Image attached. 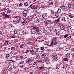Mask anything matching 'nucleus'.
<instances>
[{
  "label": "nucleus",
  "mask_w": 74,
  "mask_h": 74,
  "mask_svg": "<svg viewBox=\"0 0 74 74\" xmlns=\"http://www.w3.org/2000/svg\"><path fill=\"white\" fill-rule=\"evenodd\" d=\"M37 6L36 5H33L31 4L29 6V8L32 9H36V8H37Z\"/></svg>",
  "instance_id": "1"
},
{
  "label": "nucleus",
  "mask_w": 74,
  "mask_h": 74,
  "mask_svg": "<svg viewBox=\"0 0 74 74\" xmlns=\"http://www.w3.org/2000/svg\"><path fill=\"white\" fill-rule=\"evenodd\" d=\"M57 42H55L53 43V40H52L51 44L50 45V47H52V45H57Z\"/></svg>",
  "instance_id": "2"
},
{
  "label": "nucleus",
  "mask_w": 74,
  "mask_h": 74,
  "mask_svg": "<svg viewBox=\"0 0 74 74\" xmlns=\"http://www.w3.org/2000/svg\"><path fill=\"white\" fill-rule=\"evenodd\" d=\"M53 58L54 60V61H56L57 62L58 61V56L57 55H54L53 56Z\"/></svg>",
  "instance_id": "3"
},
{
  "label": "nucleus",
  "mask_w": 74,
  "mask_h": 74,
  "mask_svg": "<svg viewBox=\"0 0 74 74\" xmlns=\"http://www.w3.org/2000/svg\"><path fill=\"white\" fill-rule=\"evenodd\" d=\"M33 61V60L31 59L30 58H28L26 60V63H31Z\"/></svg>",
  "instance_id": "4"
},
{
  "label": "nucleus",
  "mask_w": 74,
  "mask_h": 74,
  "mask_svg": "<svg viewBox=\"0 0 74 74\" xmlns=\"http://www.w3.org/2000/svg\"><path fill=\"white\" fill-rule=\"evenodd\" d=\"M33 29L34 30H36V31H37V32H40L39 28L37 27H35L34 26Z\"/></svg>",
  "instance_id": "5"
},
{
  "label": "nucleus",
  "mask_w": 74,
  "mask_h": 74,
  "mask_svg": "<svg viewBox=\"0 0 74 74\" xmlns=\"http://www.w3.org/2000/svg\"><path fill=\"white\" fill-rule=\"evenodd\" d=\"M7 26L8 28H9L10 29L11 27H12V28H14V25H12V24H9Z\"/></svg>",
  "instance_id": "6"
},
{
  "label": "nucleus",
  "mask_w": 74,
  "mask_h": 74,
  "mask_svg": "<svg viewBox=\"0 0 74 74\" xmlns=\"http://www.w3.org/2000/svg\"><path fill=\"white\" fill-rule=\"evenodd\" d=\"M3 16H5V18H9L10 17V15L9 14H4Z\"/></svg>",
  "instance_id": "7"
},
{
  "label": "nucleus",
  "mask_w": 74,
  "mask_h": 74,
  "mask_svg": "<svg viewBox=\"0 0 74 74\" xmlns=\"http://www.w3.org/2000/svg\"><path fill=\"white\" fill-rule=\"evenodd\" d=\"M26 46V45L25 44H23L22 45H21L20 46V48H25Z\"/></svg>",
  "instance_id": "8"
},
{
  "label": "nucleus",
  "mask_w": 74,
  "mask_h": 74,
  "mask_svg": "<svg viewBox=\"0 0 74 74\" xmlns=\"http://www.w3.org/2000/svg\"><path fill=\"white\" fill-rule=\"evenodd\" d=\"M60 29L61 30H64L66 29L65 27L63 25H61L60 27Z\"/></svg>",
  "instance_id": "9"
},
{
  "label": "nucleus",
  "mask_w": 74,
  "mask_h": 74,
  "mask_svg": "<svg viewBox=\"0 0 74 74\" xmlns=\"http://www.w3.org/2000/svg\"><path fill=\"white\" fill-rule=\"evenodd\" d=\"M19 20L18 19H17L15 20L14 23L15 24H17V23H19Z\"/></svg>",
  "instance_id": "10"
},
{
  "label": "nucleus",
  "mask_w": 74,
  "mask_h": 74,
  "mask_svg": "<svg viewBox=\"0 0 74 74\" xmlns=\"http://www.w3.org/2000/svg\"><path fill=\"white\" fill-rule=\"evenodd\" d=\"M60 8H61L62 10H66V7L63 5H61L60 7Z\"/></svg>",
  "instance_id": "11"
},
{
  "label": "nucleus",
  "mask_w": 74,
  "mask_h": 74,
  "mask_svg": "<svg viewBox=\"0 0 74 74\" xmlns=\"http://www.w3.org/2000/svg\"><path fill=\"white\" fill-rule=\"evenodd\" d=\"M61 21L62 22H63L64 23L66 22V19L64 17H62V18Z\"/></svg>",
  "instance_id": "12"
},
{
  "label": "nucleus",
  "mask_w": 74,
  "mask_h": 74,
  "mask_svg": "<svg viewBox=\"0 0 74 74\" xmlns=\"http://www.w3.org/2000/svg\"><path fill=\"white\" fill-rule=\"evenodd\" d=\"M60 18H59L57 19L56 20H55L54 21L55 22H56V23H60Z\"/></svg>",
  "instance_id": "13"
},
{
  "label": "nucleus",
  "mask_w": 74,
  "mask_h": 74,
  "mask_svg": "<svg viewBox=\"0 0 74 74\" xmlns=\"http://www.w3.org/2000/svg\"><path fill=\"white\" fill-rule=\"evenodd\" d=\"M67 38H68V40H69L70 38H71V35L70 34H67Z\"/></svg>",
  "instance_id": "14"
},
{
  "label": "nucleus",
  "mask_w": 74,
  "mask_h": 74,
  "mask_svg": "<svg viewBox=\"0 0 74 74\" xmlns=\"http://www.w3.org/2000/svg\"><path fill=\"white\" fill-rule=\"evenodd\" d=\"M47 54L45 53H43L42 55V58H44L46 56Z\"/></svg>",
  "instance_id": "15"
},
{
  "label": "nucleus",
  "mask_w": 74,
  "mask_h": 74,
  "mask_svg": "<svg viewBox=\"0 0 74 74\" xmlns=\"http://www.w3.org/2000/svg\"><path fill=\"white\" fill-rule=\"evenodd\" d=\"M40 70H41V71H43V70H44V66H40L39 67Z\"/></svg>",
  "instance_id": "16"
},
{
  "label": "nucleus",
  "mask_w": 74,
  "mask_h": 74,
  "mask_svg": "<svg viewBox=\"0 0 74 74\" xmlns=\"http://www.w3.org/2000/svg\"><path fill=\"white\" fill-rule=\"evenodd\" d=\"M49 5H53V2L52 1H50L49 2Z\"/></svg>",
  "instance_id": "17"
},
{
  "label": "nucleus",
  "mask_w": 74,
  "mask_h": 74,
  "mask_svg": "<svg viewBox=\"0 0 74 74\" xmlns=\"http://www.w3.org/2000/svg\"><path fill=\"white\" fill-rule=\"evenodd\" d=\"M48 22H49V23H50V25H52L53 24V22L51 20H49L48 21Z\"/></svg>",
  "instance_id": "18"
},
{
  "label": "nucleus",
  "mask_w": 74,
  "mask_h": 74,
  "mask_svg": "<svg viewBox=\"0 0 74 74\" xmlns=\"http://www.w3.org/2000/svg\"><path fill=\"white\" fill-rule=\"evenodd\" d=\"M70 54L69 53H68L66 55V58H70Z\"/></svg>",
  "instance_id": "19"
},
{
  "label": "nucleus",
  "mask_w": 74,
  "mask_h": 74,
  "mask_svg": "<svg viewBox=\"0 0 74 74\" xmlns=\"http://www.w3.org/2000/svg\"><path fill=\"white\" fill-rule=\"evenodd\" d=\"M46 64H49V60H46L45 62Z\"/></svg>",
  "instance_id": "20"
},
{
  "label": "nucleus",
  "mask_w": 74,
  "mask_h": 74,
  "mask_svg": "<svg viewBox=\"0 0 74 74\" xmlns=\"http://www.w3.org/2000/svg\"><path fill=\"white\" fill-rule=\"evenodd\" d=\"M61 9H60V8H59L58 9L57 12L58 13H60L61 12Z\"/></svg>",
  "instance_id": "21"
},
{
  "label": "nucleus",
  "mask_w": 74,
  "mask_h": 74,
  "mask_svg": "<svg viewBox=\"0 0 74 74\" xmlns=\"http://www.w3.org/2000/svg\"><path fill=\"white\" fill-rule=\"evenodd\" d=\"M14 34L16 35H17L18 34V32L17 30H15L14 32Z\"/></svg>",
  "instance_id": "22"
},
{
  "label": "nucleus",
  "mask_w": 74,
  "mask_h": 74,
  "mask_svg": "<svg viewBox=\"0 0 74 74\" xmlns=\"http://www.w3.org/2000/svg\"><path fill=\"white\" fill-rule=\"evenodd\" d=\"M44 44L45 45H48L49 44V43H48V41H45V42H44Z\"/></svg>",
  "instance_id": "23"
},
{
  "label": "nucleus",
  "mask_w": 74,
  "mask_h": 74,
  "mask_svg": "<svg viewBox=\"0 0 74 74\" xmlns=\"http://www.w3.org/2000/svg\"><path fill=\"white\" fill-rule=\"evenodd\" d=\"M27 12H28V11L27 10H24L23 12V13H24L25 14H27Z\"/></svg>",
  "instance_id": "24"
},
{
  "label": "nucleus",
  "mask_w": 74,
  "mask_h": 74,
  "mask_svg": "<svg viewBox=\"0 0 74 74\" xmlns=\"http://www.w3.org/2000/svg\"><path fill=\"white\" fill-rule=\"evenodd\" d=\"M34 51L33 49L31 50H30V52L31 53L32 55H33V53Z\"/></svg>",
  "instance_id": "25"
},
{
  "label": "nucleus",
  "mask_w": 74,
  "mask_h": 74,
  "mask_svg": "<svg viewBox=\"0 0 74 74\" xmlns=\"http://www.w3.org/2000/svg\"><path fill=\"white\" fill-rule=\"evenodd\" d=\"M40 22V20L39 19H37L34 22L36 23H38Z\"/></svg>",
  "instance_id": "26"
},
{
  "label": "nucleus",
  "mask_w": 74,
  "mask_h": 74,
  "mask_svg": "<svg viewBox=\"0 0 74 74\" xmlns=\"http://www.w3.org/2000/svg\"><path fill=\"white\" fill-rule=\"evenodd\" d=\"M28 3L27 2L24 3V5L25 6H27V5H28Z\"/></svg>",
  "instance_id": "27"
},
{
  "label": "nucleus",
  "mask_w": 74,
  "mask_h": 74,
  "mask_svg": "<svg viewBox=\"0 0 74 74\" xmlns=\"http://www.w3.org/2000/svg\"><path fill=\"white\" fill-rule=\"evenodd\" d=\"M60 32H57L56 33V34L57 36H59V35L60 34Z\"/></svg>",
  "instance_id": "28"
},
{
  "label": "nucleus",
  "mask_w": 74,
  "mask_h": 74,
  "mask_svg": "<svg viewBox=\"0 0 74 74\" xmlns=\"http://www.w3.org/2000/svg\"><path fill=\"white\" fill-rule=\"evenodd\" d=\"M15 48L14 47H12L11 48V50L12 51H14V50H15Z\"/></svg>",
  "instance_id": "29"
},
{
  "label": "nucleus",
  "mask_w": 74,
  "mask_h": 74,
  "mask_svg": "<svg viewBox=\"0 0 74 74\" xmlns=\"http://www.w3.org/2000/svg\"><path fill=\"white\" fill-rule=\"evenodd\" d=\"M23 33H24V34L26 33V30H25V29H23Z\"/></svg>",
  "instance_id": "30"
},
{
  "label": "nucleus",
  "mask_w": 74,
  "mask_h": 74,
  "mask_svg": "<svg viewBox=\"0 0 74 74\" xmlns=\"http://www.w3.org/2000/svg\"><path fill=\"white\" fill-rule=\"evenodd\" d=\"M23 15L24 16L26 17V16H27V13H23Z\"/></svg>",
  "instance_id": "31"
},
{
  "label": "nucleus",
  "mask_w": 74,
  "mask_h": 74,
  "mask_svg": "<svg viewBox=\"0 0 74 74\" xmlns=\"http://www.w3.org/2000/svg\"><path fill=\"white\" fill-rule=\"evenodd\" d=\"M42 16L44 18H46L47 16L45 14H44L43 15H42Z\"/></svg>",
  "instance_id": "32"
},
{
  "label": "nucleus",
  "mask_w": 74,
  "mask_h": 74,
  "mask_svg": "<svg viewBox=\"0 0 74 74\" xmlns=\"http://www.w3.org/2000/svg\"><path fill=\"white\" fill-rule=\"evenodd\" d=\"M20 66L21 68L22 69H23V68L24 67H25V66H23V64L20 65Z\"/></svg>",
  "instance_id": "33"
},
{
  "label": "nucleus",
  "mask_w": 74,
  "mask_h": 74,
  "mask_svg": "<svg viewBox=\"0 0 74 74\" xmlns=\"http://www.w3.org/2000/svg\"><path fill=\"white\" fill-rule=\"evenodd\" d=\"M28 45H32L33 44V42H29L28 43Z\"/></svg>",
  "instance_id": "34"
},
{
  "label": "nucleus",
  "mask_w": 74,
  "mask_h": 74,
  "mask_svg": "<svg viewBox=\"0 0 74 74\" xmlns=\"http://www.w3.org/2000/svg\"><path fill=\"white\" fill-rule=\"evenodd\" d=\"M27 23V21H26V20H24L22 23V24H23V25H24V24H25V23Z\"/></svg>",
  "instance_id": "35"
},
{
  "label": "nucleus",
  "mask_w": 74,
  "mask_h": 74,
  "mask_svg": "<svg viewBox=\"0 0 74 74\" xmlns=\"http://www.w3.org/2000/svg\"><path fill=\"white\" fill-rule=\"evenodd\" d=\"M68 8H70L71 7V5L70 4H69L68 5Z\"/></svg>",
  "instance_id": "36"
},
{
  "label": "nucleus",
  "mask_w": 74,
  "mask_h": 74,
  "mask_svg": "<svg viewBox=\"0 0 74 74\" xmlns=\"http://www.w3.org/2000/svg\"><path fill=\"white\" fill-rule=\"evenodd\" d=\"M25 64V62H24V61H21L20 62V64Z\"/></svg>",
  "instance_id": "37"
},
{
  "label": "nucleus",
  "mask_w": 74,
  "mask_h": 74,
  "mask_svg": "<svg viewBox=\"0 0 74 74\" xmlns=\"http://www.w3.org/2000/svg\"><path fill=\"white\" fill-rule=\"evenodd\" d=\"M5 56L6 58H8L9 57H10V54H6Z\"/></svg>",
  "instance_id": "38"
},
{
  "label": "nucleus",
  "mask_w": 74,
  "mask_h": 74,
  "mask_svg": "<svg viewBox=\"0 0 74 74\" xmlns=\"http://www.w3.org/2000/svg\"><path fill=\"white\" fill-rule=\"evenodd\" d=\"M36 58H39L40 56H39V54H36Z\"/></svg>",
  "instance_id": "39"
},
{
  "label": "nucleus",
  "mask_w": 74,
  "mask_h": 74,
  "mask_svg": "<svg viewBox=\"0 0 74 74\" xmlns=\"http://www.w3.org/2000/svg\"><path fill=\"white\" fill-rule=\"evenodd\" d=\"M7 12L6 13V14H8V13H9V14H10V13L11 12V10H7Z\"/></svg>",
  "instance_id": "40"
},
{
  "label": "nucleus",
  "mask_w": 74,
  "mask_h": 74,
  "mask_svg": "<svg viewBox=\"0 0 74 74\" xmlns=\"http://www.w3.org/2000/svg\"><path fill=\"white\" fill-rule=\"evenodd\" d=\"M64 38H67V34H65L64 36Z\"/></svg>",
  "instance_id": "41"
},
{
  "label": "nucleus",
  "mask_w": 74,
  "mask_h": 74,
  "mask_svg": "<svg viewBox=\"0 0 74 74\" xmlns=\"http://www.w3.org/2000/svg\"><path fill=\"white\" fill-rule=\"evenodd\" d=\"M67 60H68V59H67V58H65L64 59V61L66 62V61H67Z\"/></svg>",
  "instance_id": "42"
},
{
  "label": "nucleus",
  "mask_w": 74,
  "mask_h": 74,
  "mask_svg": "<svg viewBox=\"0 0 74 74\" xmlns=\"http://www.w3.org/2000/svg\"><path fill=\"white\" fill-rule=\"evenodd\" d=\"M55 15L56 16H57V17L59 16V14H58V13H56L55 14Z\"/></svg>",
  "instance_id": "43"
},
{
  "label": "nucleus",
  "mask_w": 74,
  "mask_h": 74,
  "mask_svg": "<svg viewBox=\"0 0 74 74\" xmlns=\"http://www.w3.org/2000/svg\"><path fill=\"white\" fill-rule=\"evenodd\" d=\"M69 17L70 18H73V16H71V15L70 14L69 15Z\"/></svg>",
  "instance_id": "44"
},
{
  "label": "nucleus",
  "mask_w": 74,
  "mask_h": 74,
  "mask_svg": "<svg viewBox=\"0 0 74 74\" xmlns=\"http://www.w3.org/2000/svg\"><path fill=\"white\" fill-rule=\"evenodd\" d=\"M24 58H23V57L22 56H21L20 57V59H23Z\"/></svg>",
  "instance_id": "45"
},
{
  "label": "nucleus",
  "mask_w": 74,
  "mask_h": 74,
  "mask_svg": "<svg viewBox=\"0 0 74 74\" xmlns=\"http://www.w3.org/2000/svg\"><path fill=\"white\" fill-rule=\"evenodd\" d=\"M30 51L29 50L27 49L25 51V53H28Z\"/></svg>",
  "instance_id": "46"
},
{
  "label": "nucleus",
  "mask_w": 74,
  "mask_h": 74,
  "mask_svg": "<svg viewBox=\"0 0 74 74\" xmlns=\"http://www.w3.org/2000/svg\"><path fill=\"white\" fill-rule=\"evenodd\" d=\"M37 38L38 39V40H39V39H41V37L40 36H39L37 37Z\"/></svg>",
  "instance_id": "47"
},
{
  "label": "nucleus",
  "mask_w": 74,
  "mask_h": 74,
  "mask_svg": "<svg viewBox=\"0 0 74 74\" xmlns=\"http://www.w3.org/2000/svg\"><path fill=\"white\" fill-rule=\"evenodd\" d=\"M64 66H65V68L66 69V68H67V64H64Z\"/></svg>",
  "instance_id": "48"
},
{
  "label": "nucleus",
  "mask_w": 74,
  "mask_h": 74,
  "mask_svg": "<svg viewBox=\"0 0 74 74\" xmlns=\"http://www.w3.org/2000/svg\"><path fill=\"white\" fill-rule=\"evenodd\" d=\"M40 48L41 50H43L44 49V47H41Z\"/></svg>",
  "instance_id": "49"
},
{
  "label": "nucleus",
  "mask_w": 74,
  "mask_h": 74,
  "mask_svg": "<svg viewBox=\"0 0 74 74\" xmlns=\"http://www.w3.org/2000/svg\"><path fill=\"white\" fill-rule=\"evenodd\" d=\"M23 4L22 3H20L19 4V7H21V6H22Z\"/></svg>",
  "instance_id": "50"
},
{
  "label": "nucleus",
  "mask_w": 74,
  "mask_h": 74,
  "mask_svg": "<svg viewBox=\"0 0 74 74\" xmlns=\"http://www.w3.org/2000/svg\"><path fill=\"white\" fill-rule=\"evenodd\" d=\"M44 23H45V24H47L48 23V21H45L44 22Z\"/></svg>",
  "instance_id": "51"
},
{
  "label": "nucleus",
  "mask_w": 74,
  "mask_h": 74,
  "mask_svg": "<svg viewBox=\"0 0 74 74\" xmlns=\"http://www.w3.org/2000/svg\"><path fill=\"white\" fill-rule=\"evenodd\" d=\"M48 29L49 30H50V31H51V27H48Z\"/></svg>",
  "instance_id": "52"
},
{
  "label": "nucleus",
  "mask_w": 74,
  "mask_h": 74,
  "mask_svg": "<svg viewBox=\"0 0 74 74\" xmlns=\"http://www.w3.org/2000/svg\"><path fill=\"white\" fill-rule=\"evenodd\" d=\"M8 61H9V62H10H10H15L14 60H8Z\"/></svg>",
  "instance_id": "53"
},
{
  "label": "nucleus",
  "mask_w": 74,
  "mask_h": 74,
  "mask_svg": "<svg viewBox=\"0 0 74 74\" xmlns=\"http://www.w3.org/2000/svg\"><path fill=\"white\" fill-rule=\"evenodd\" d=\"M37 62H38L39 63H40V62H41V61H40V60H37Z\"/></svg>",
  "instance_id": "54"
},
{
  "label": "nucleus",
  "mask_w": 74,
  "mask_h": 74,
  "mask_svg": "<svg viewBox=\"0 0 74 74\" xmlns=\"http://www.w3.org/2000/svg\"><path fill=\"white\" fill-rule=\"evenodd\" d=\"M55 12H53L52 13H51V14H52V15H53H53H55Z\"/></svg>",
  "instance_id": "55"
},
{
  "label": "nucleus",
  "mask_w": 74,
  "mask_h": 74,
  "mask_svg": "<svg viewBox=\"0 0 74 74\" xmlns=\"http://www.w3.org/2000/svg\"><path fill=\"white\" fill-rule=\"evenodd\" d=\"M15 37H15V36H14V35H13V36H11V38H15Z\"/></svg>",
  "instance_id": "56"
},
{
  "label": "nucleus",
  "mask_w": 74,
  "mask_h": 74,
  "mask_svg": "<svg viewBox=\"0 0 74 74\" xmlns=\"http://www.w3.org/2000/svg\"><path fill=\"white\" fill-rule=\"evenodd\" d=\"M54 32L56 33L57 32V30L56 29H54Z\"/></svg>",
  "instance_id": "57"
},
{
  "label": "nucleus",
  "mask_w": 74,
  "mask_h": 74,
  "mask_svg": "<svg viewBox=\"0 0 74 74\" xmlns=\"http://www.w3.org/2000/svg\"><path fill=\"white\" fill-rule=\"evenodd\" d=\"M27 41L28 42H30V39H27Z\"/></svg>",
  "instance_id": "58"
},
{
  "label": "nucleus",
  "mask_w": 74,
  "mask_h": 74,
  "mask_svg": "<svg viewBox=\"0 0 74 74\" xmlns=\"http://www.w3.org/2000/svg\"><path fill=\"white\" fill-rule=\"evenodd\" d=\"M8 42H9L8 41H6L5 42V43L6 44H8Z\"/></svg>",
  "instance_id": "59"
},
{
  "label": "nucleus",
  "mask_w": 74,
  "mask_h": 74,
  "mask_svg": "<svg viewBox=\"0 0 74 74\" xmlns=\"http://www.w3.org/2000/svg\"><path fill=\"white\" fill-rule=\"evenodd\" d=\"M63 67H62V69H65V66H64V64L63 65Z\"/></svg>",
  "instance_id": "60"
},
{
  "label": "nucleus",
  "mask_w": 74,
  "mask_h": 74,
  "mask_svg": "<svg viewBox=\"0 0 74 74\" xmlns=\"http://www.w3.org/2000/svg\"><path fill=\"white\" fill-rule=\"evenodd\" d=\"M68 29L69 30H70V29H71V27H70V26L68 27Z\"/></svg>",
  "instance_id": "61"
},
{
  "label": "nucleus",
  "mask_w": 74,
  "mask_h": 74,
  "mask_svg": "<svg viewBox=\"0 0 74 74\" xmlns=\"http://www.w3.org/2000/svg\"><path fill=\"white\" fill-rule=\"evenodd\" d=\"M36 62H34V63L33 64L34 65H36Z\"/></svg>",
  "instance_id": "62"
},
{
  "label": "nucleus",
  "mask_w": 74,
  "mask_h": 74,
  "mask_svg": "<svg viewBox=\"0 0 74 74\" xmlns=\"http://www.w3.org/2000/svg\"><path fill=\"white\" fill-rule=\"evenodd\" d=\"M43 74H48V72H45Z\"/></svg>",
  "instance_id": "63"
},
{
  "label": "nucleus",
  "mask_w": 74,
  "mask_h": 74,
  "mask_svg": "<svg viewBox=\"0 0 74 74\" xmlns=\"http://www.w3.org/2000/svg\"><path fill=\"white\" fill-rule=\"evenodd\" d=\"M57 42V44H59V42H60V41L59 40H58Z\"/></svg>",
  "instance_id": "64"
}]
</instances>
